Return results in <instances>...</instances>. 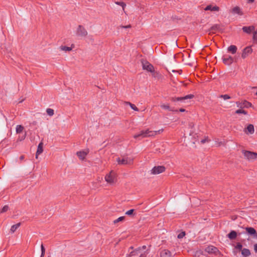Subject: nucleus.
Here are the masks:
<instances>
[{"label": "nucleus", "instance_id": "35", "mask_svg": "<svg viewBox=\"0 0 257 257\" xmlns=\"http://www.w3.org/2000/svg\"><path fill=\"white\" fill-rule=\"evenodd\" d=\"M41 257H43L45 255V249L43 244L41 245Z\"/></svg>", "mask_w": 257, "mask_h": 257}, {"label": "nucleus", "instance_id": "42", "mask_svg": "<svg viewBox=\"0 0 257 257\" xmlns=\"http://www.w3.org/2000/svg\"><path fill=\"white\" fill-rule=\"evenodd\" d=\"M120 27L121 28H124V29H126V28H131L132 27V26L131 25H128L127 26H120Z\"/></svg>", "mask_w": 257, "mask_h": 257}, {"label": "nucleus", "instance_id": "36", "mask_svg": "<svg viewBox=\"0 0 257 257\" xmlns=\"http://www.w3.org/2000/svg\"><path fill=\"white\" fill-rule=\"evenodd\" d=\"M185 234L186 233L185 231H182L178 235L177 237L179 239H181L185 236Z\"/></svg>", "mask_w": 257, "mask_h": 257}, {"label": "nucleus", "instance_id": "29", "mask_svg": "<svg viewBox=\"0 0 257 257\" xmlns=\"http://www.w3.org/2000/svg\"><path fill=\"white\" fill-rule=\"evenodd\" d=\"M126 103L128 104L133 110L135 111H139V109L135 104H132L130 102H126Z\"/></svg>", "mask_w": 257, "mask_h": 257}, {"label": "nucleus", "instance_id": "9", "mask_svg": "<svg viewBox=\"0 0 257 257\" xmlns=\"http://www.w3.org/2000/svg\"><path fill=\"white\" fill-rule=\"evenodd\" d=\"M252 52V49L250 46H247L243 49L241 54V57L243 59L246 58Z\"/></svg>", "mask_w": 257, "mask_h": 257}, {"label": "nucleus", "instance_id": "22", "mask_svg": "<svg viewBox=\"0 0 257 257\" xmlns=\"http://www.w3.org/2000/svg\"><path fill=\"white\" fill-rule=\"evenodd\" d=\"M227 237L230 239H234L236 238L237 237V233L236 231H234V230H231L229 233H228L227 234Z\"/></svg>", "mask_w": 257, "mask_h": 257}, {"label": "nucleus", "instance_id": "16", "mask_svg": "<svg viewBox=\"0 0 257 257\" xmlns=\"http://www.w3.org/2000/svg\"><path fill=\"white\" fill-rule=\"evenodd\" d=\"M254 126L252 124H249L247 125L246 128H245L244 132L246 134H252L254 133Z\"/></svg>", "mask_w": 257, "mask_h": 257}, {"label": "nucleus", "instance_id": "19", "mask_svg": "<svg viewBox=\"0 0 257 257\" xmlns=\"http://www.w3.org/2000/svg\"><path fill=\"white\" fill-rule=\"evenodd\" d=\"M231 13L233 14H238L239 15H243V13L241 11L240 8L237 6L235 7L231 10Z\"/></svg>", "mask_w": 257, "mask_h": 257}, {"label": "nucleus", "instance_id": "31", "mask_svg": "<svg viewBox=\"0 0 257 257\" xmlns=\"http://www.w3.org/2000/svg\"><path fill=\"white\" fill-rule=\"evenodd\" d=\"M219 29V26L217 25H214L211 28H210V31L213 33H214L215 32V31L216 30H217L218 29Z\"/></svg>", "mask_w": 257, "mask_h": 257}, {"label": "nucleus", "instance_id": "18", "mask_svg": "<svg viewBox=\"0 0 257 257\" xmlns=\"http://www.w3.org/2000/svg\"><path fill=\"white\" fill-rule=\"evenodd\" d=\"M205 11H219V8L216 6H212L211 5H208L204 9Z\"/></svg>", "mask_w": 257, "mask_h": 257}, {"label": "nucleus", "instance_id": "3", "mask_svg": "<svg viewBox=\"0 0 257 257\" xmlns=\"http://www.w3.org/2000/svg\"><path fill=\"white\" fill-rule=\"evenodd\" d=\"M242 153L244 158L249 161H253L255 159H257V153H256L245 150H242Z\"/></svg>", "mask_w": 257, "mask_h": 257}, {"label": "nucleus", "instance_id": "48", "mask_svg": "<svg viewBox=\"0 0 257 257\" xmlns=\"http://www.w3.org/2000/svg\"><path fill=\"white\" fill-rule=\"evenodd\" d=\"M146 255L144 254H141L139 256V257H146Z\"/></svg>", "mask_w": 257, "mask_h": 257}, {"label": "nucleus", "instance_id": "2", "mask_svg": "<svg viewBox=\"0 0 257 257\" xmlns=\"http://www.w3.org/2000/svg\"><path fill=\"white\" fill-rule=\"evenodd\" d=\"M105 181L110 185L114 184L116 181V173L113 171H111L107 174L104 177Z\"/></svg>", "mask_w": 257, "mask_h": 257}, {"label": "nucleus", "instance_id": "30", "mask_svg": "<svg viewBox=\"0 0 257 257\" xmlns=\"http://www.w3.org/2000/svg\"><path fill=\"white\" fill-rule=\"evenodd\" d=\"M235 113L236 114H240V113H242L244 115H246L247 114V112L246 111L244 110H243L242 109H237L235 111Z\"/></svg>", "mask_w": 257, "mask_h": 257}, {"label": "nucleus", "instance_id": "26", "mask_svg": "<svg viewBox=\"0 0 257 257\" xmlns=\"http://www.w3.org/2000/svg\"><path fill=\"white\" fill-rule=\"evenodd\" d=\"M60 49L62 51H70L72 50V48L70 47H67L65 46H61L60 47Z\"/></svg>", "mask_w": 257, "mask_h": 257}, {"label": "nucleus", "instance_id": "53", "mask_svg": "<svg viewBox=\"0 0 257 257\" xmlns=\"http://www.w3.org/2000/svg\"><path fill=\"white\" fill-rule=\"evenodd\" d=\"M256 95H257V92H256Z\"/></svg>", "mask_w": 257, "mask_h": 257}, {"label": "nucleus", "instance_id": "7", "mask_svg": "<svg viewBox=\"0 0 257 257\" xmlns=\"http://www.w3.org/2000/svg\"><path fill=\"white\" fill-rule=\"evenodd\" d=\"M165 171V168L163 166H155L151 170V174L157 175L163 173Z\"/></svg>", "mask_w": 257, "mask_h": 257}, {"label": "nucleus", "instance_id": "44", "mask_svg": "<svg viewBox=\"0 0 257 257\" xmlns=\"http://www.w3.org/2000/svg\"><path fill=\"white\" fill-rule=\"evenodd\" d=\"M254 250L255 251V252H257V243L255 244L254 245Z\"/></svg>", "mask_w": 257, "mask_h": 257}, {"label": "nucleus", "instance_id": "41", "mask_svg": "<svg viewBox=\"0 0 257 257\" xmlns=\"http://www.w3.org/2000/svg\"><path fill=\"white\" fill-rule=\"evenodd\" d=\"M235 247L238 249L241 250L242 249V245L240 243H237Z\"/></svg>", "mask_w": 257, "mask_h": 257}, {"label": "nucleus", "instance_id": "23", "mask_svg": "<svg viewBox=\"0 0 257 257\" xmlns=\"http://www.w3.org/2000/svg\"><path fill=\"white\" fill-rule=\"evenodd\" d=\"M140 250L141 248L140 247H139L134 250L131 251L128 254V257H131L134 255H138L139 254V253H140Z\"/></svg>", "mask_w": 257, "mask_h": 257}, {"label": "nucleus", "instance_id": "38", "mask_svg": "<svg viewBox=\"0 0 257 257\" xmlns=\"http://www.w3.org/2000/svg\"><path fill=\"white\" fill-rule=\"evenodd\" d=\"M115 4L121 6L123 10H124V7L126 6L125 4L122 2H117L115 3Z\"/></svg>", "mask_w": 257, "mask_h": 257}, {"label": "nucleus", "instance_id": "27", "mask_svg": "<svg viewBox=\"0 0 257 257\" xmlns=\"http://www.w3.org/2000/svg\"><path fill=\"white\" fill-rule=\"evenodd\" d=\"M24 127L21 125H17L16 126V132L17 133H21L23 132Z\"/></svg>", "mask_w": 257, "mask_h": 257}, {"label": "nucleus", "instance_id": "51", "mask_svg": "<svg viewBox=\"0 0 257 257\" xmlns=\"http://www.w3.org/2000/svg\"><path fill=\"white\" fill-rule=\"evenodd\" d=\"M142 248L145 249L146 248V246L145 245L143 246Z\"/></svg>", "mask_w": 257, "mask_h": 257}, {"label": "nucleus", "instance_id": "45", "mask_svg": "<svg viewBox=\"0 0 257 257\" xmlns=\"http://www.w3.org/2000/svg\"><path fill=\"white\" fill-rule=\"evenodd\" d=\"M206 141H208L207 140V139H203V140H202L201 141V143L202 144H204V143H205Z\"/></svg>", "mask_w": 257, "mask_h": 257}, {"label": "nucleus", "instance_id": "28", "mask_svg": "<svg viewBox=\"0 0 257 257\" xmlns=\"http://www.w3.org/2000/svg\"><path fill=\"white\" fill-rule=\"evenodd\" d=\"M161 107L163 109H167L169 111H174V110L172 108H170V106L168 104H162L161 105Z\"/></svg>", "mask_w": 257, "mask_h": 257}, {"label": "nucleus", "instance_id": "5", "mask_svg": "<svg viewBox=\"0 0 257 257\" xmlns=\"http://www.w3.org/2000/svg\"><path fill=\"white\" fill-rule=\"evenodd\" d=\"M116 161L118 165H130L133 163V159L128 157H124L122 159H120L119 158H118L116 159Z\"/></svg>", "mask_w": 257, "mask_h": 257}, {"label": "nucleus", "instance_id": "20", "mask_svg": "<svg viewBox=\"0 0 257 257\" xmlns=\"http://www.w3.org/2000/svg\"><path fill=\"white\" fill-rule=\"evenodd\" d=\"M43 143L42 142H40L38 146V149H37V151L36 154V158H38V156L39 155L41 154L43 152Z\"/></svg>", "mask_w": 257, "mask_h": 257}, {"label": "nucleus", "instance_id": "10", "mask_svg": "<svg viewBox=\"0 0 257 257\" xmlns=\"http://www.w3.org/2000/svg\"><path fill=\"white\" fill-rule=\"evenodd\" d=\"M222 61L224 64L230 65L233 62V58L230 56H223Z\"/></svg>", "mask_w": 257, "mask_h": 257}, {"label": "nucleus", "instance_id": "46", "mask_svg": "<svg viewBox=\"0 0 257 257\" xmlns=\"http://www.w3.org/2000/svg\"><path fill=\"white\" fill-rule=\"evenodd\" d=\"M24 159V156L22 155V156H21L20 157V160L21 161H22Z\"/></svg>", "mask_w": 257, "mask_h": 257}, {"label": "nucleus", "instance_id": "24", "mask_svg": "<svg viewBox=\"0 0 257 257\" xmlns=\"http://www.w3.org/2000/svg\"><path fill=\"white\" fill-rule=\"evenodd\" d=\"M21 225V223H18L12 226L11 228V232L14 233Z\"/></svg>", "mask_w": 257, "mask_h": 257}, {"label": "nucleus", "instance_id": "47", "mask_svg": "<svg viewBox=\"0 0 257 257\" xmlns=\"http://www.w3.org/2000/svg\"><path fill=\"white\" fill-rule=\"evenodd\" d=\"M179 111H180V112H184V111H185V109H184V108H180V109H179Z\"/></svg>", "mask_w": 257, "mask_h": 257}, {"label": "nucleus", "instance_id": "17", "mask_svg": "<svg viewBox=\"0 0 257 257\" xmlns=\"http://www.w3.org/2000/svg\"><path fill=\"white\" fill-rule=\"evenodd\" d=\"M254 27L253 26L249 27H243L242 29L243 31L247 34H250L253 31H254Z\"/></svg>", "mask_w": 257, "mask_h": 257}, {"label": "nucleus", "instance_id": "43", "mask_svg": "<svg viewBox=\"0 0 257 257\" xmlns=\"http://www.w3.org/2000/svg\"><path fill=\"white\" fill-rule=\"evenodd\" d=\"M189 126L190 127V128H193L194 127V123L192 122H189Z\"/></svg>", "mask_w": 257, "mask_h": 257}, {"label": "nucleus", "instance_id": "4", "mask_svg": "<svg viewBox=\"0 0 257 257\" xmlns=\"http://www.w3.org/2000/svg\"><path fill=\"white\" fill-rule=\"evenodd\" d=\"M141 62L142 64L143 69L144 70H146L147 71L150 72H154V68L153 65L150 63L148 61L142 60Z\"/></svg>", "mask_w": 257, "mask_h": 257}, {"label": "nucleus", "instance_id": "6", "mask_svg": "<svg viewBox=\"0 0 257 257\" xmlns=\"http://www.w3.org/2000/svg\"><path fill=\"white\" fill-rule=\"evenodd\" d=\"M76 34L79 36L86 37L88 33L84 27L79 25L77 29Z\"/></svg>", "mask_w": 257, "mask_h": 257}, {"label": "nucleus", "instance_id": "40", "mask_svg": "<svg viewBox=\"0 0 257 257\" xmlns=\"http://www.w3.org/2000/svg\"><path fill=\"white\" fill-rule=\"evenodd\" d=\"M135 210L134 209H131V210H129L128 211H127L125 214L126 215H131L133 214Z\"/></svg>", "mask_w": 257, "mask_h": 257}, {"label": "nucleus", "instance_id": "52", "mask_svg": "<svg viewBox=\"0 0 257 257\" xmlns=\"http://www.w3.org/2000/svg\"><path fill=\"white\" fill-rule=\"evenodd\" d=\"M134 247L133 246H131L130 247V249H133Z\"/></svg>", "mask_w": 257, "mask_h": 257}, {"label": "nucleus", "instance_id": "50", "mask_svg": "<svg viewBox=\"0 0 257 257\" xmlns=\"http://www.w3.org/2000/svg\"><path fill=\"white\" fill-rule=\"evenodd\" d=\"M26 136V133H25L24 135V136H23V138H22V139H24L25 138Z\"/></svg>", "mask_w": 257, "mask_h": 257}, {"label": "nucleus", "instance_id": "32", "mask_svg": "<svg viewBox=\"0 0 257 257\" xmlns=\"http://www.w3.org/2000/svg\"><path fill=\"white\" fill-rule=\"evenodd\" d=\"M124 218H125L124 216H120V217H118L117 219L114 220L113 221V223L114 224H115L119 221H122L124 220Z\"/></svg>", "mask_w": 257, "mask_h": 257}, {"label": "nucleus", "instance_id": "34", "mask_svg": "<svg viewBox=\"0 0 257 257\" xmlns=\"http://www.w3.org/2000/svg\"><path fill=\"white\" fill-rule=\"evenodd\" d=\"M220 98H223L224 100L230 99L231 97L228 94H222L219 96Z\"/></svg>", "mask_w": 257, "mask_h": 257}, {"label": "nucleus", "instance_id": "21", "mask_svg": "<svg viewBox=\"0 0 257 257\" xmlns=\"http://www.w3.org/2000/svg\"><path fill=\"white\" fill-rule=\"evenodd\" d=\"M227 51L228 52L231 53L232 54L236 53L237 51V47L235 45H230L227 48Z\"/></svg>", "mask_w": 257, "mask_h": 257}, {"label": "nucleus", "instance_id": "8", "mask_svg": "<svg viewBox=\"0 0 257 257\" xmlns=\"http://www.w3.org/2000/svg\"><path fill=\"white\" fill-rule=\"evenodd\" d=\"M194 97L193 94H188L184 97H172L171 101H183L188 99H192Z\"/></svg>", "mask_w": 257, "mask_h": 257}, {"label": "nucleus", "instance_id": "14", "mask_svg": "<svg viewBox=\"0 0 257 257\" xmlns=\"http://www.w3.org/2000/svg\"><path fill=\"white\" fill-rule=\"evenodd\" d=\"M160 257H172L170 251L167 249H164L160 252Z\"/></svg>", "mask_w": 257, "mask_h": 257}, {"label": "nucleus", "instance_id": "12", "mask_svg": "<svg viewBox=\"0 0 257 257\" xmlns=\"http://www.w3.org/2000/svg\"><path fill=\"white\" fill-rule=\"evenodd\" d=\"M245 230L247 232L252 235L253 238H257V233L254 228L251 227H247L245 228Z\"/></svg>", "mask_w": 257, "mask_h": 257}, {"label": "nucleus", "instance_id": "13", "mask_svg": "<svg viewBox=\"0 0 257 257\" xmlns=\"http://www.w3.org/2000/svg\"><path fill=\"white\" fill-rule=\"evenodd\" d=\"M205 251L209 253H214L216 254L218 251V249L217 247L214 246H208L205 249Z\"/></svg>", "mask_w": 257, "mask_h": 257}, {"label": "nucleus", "instance_id": "33", "mask_svg": "<svg viewBox=\"0 0 257 257\" xmlns=\"http://www.w3.org/2000/svg\"><path fill=\"white\" fill-rule=\"evenodd\" d=\"M46 112L50 116H52L54 114V110L51 108H47Z\"/></svg>", "mask_w": 257, "mask_h": 257}, {"label": "nucleus", "instance_id": "25", "mask_svg": "<svg viewBox=\"0 0 257 257\" xmlns=\"http://www.w3.org/2000/svg\"><path fill=\"white\" fill-rule=\"evenodd\" d=\"M241 253L243 256L246 257L250 254V252L248 249L244 248L242 249Z\"/></svg>", "mask_w": 257, "mask_h": 257}, {"label": "nucleus", "instance_id": "37", "mask_svg": "<svg viewBox=\"0 0 257 257\" xmlns=\"http://www.w3.org/2000/svg\"><path fill=\"white\" fill-rule=\"evenodd\" d=\"M253 40L257 43V30L254 31L253 33Z\"/></svg>", "mask_w": 257, "mask_h": 257}, {"label": "nucleus", "instance_id": "39", "mask_svg": "<svg viewBox=\"0 0 257 257\" xmlns=\"http://www.w3.org/2000/svg\"><path fill=\"white\" fill-rule=\"evenodd\" d=\"M9 209V206L8 205L4 206L2 210H1V213H4L7 211Z\"/></svg>", "mask_w": 257, "mask_h": 257}, {"label": "nucleus", "instance_id": "49", "mask_svg": "<svg viewBox=\"0 0 257 257\" xmlns=\"http://www.w3.org/2000/svg\"><path fill=\"white\" fill-rule=\"evenodd\" d=\"M255 0H247L248 3H253Z\"/></svg>", "mask_w": 257, "mask_h": 257}, {"label": "nucleus", "instance_id": "11", "mask_svg": "<svg viewBox=\"0 0 257 257\" xmlns=\"http://www.w3.org/2000/svg\"><path fill=\"white\" fill-rule=\"evenodd\" d=\"M237 106L240 108H248L251 106V103L249 102H248L246 100H244L243 102H236Z\"/></svg>", "mask_w": 257, "mask_h": 257}, {"label": "nucleus", "instance_id": "1", "mask_svg": "<svg viewBox=\"0 0 257 257\" xmlns=\"http://www.w3.org/2000/svg\"><path fill=\"white\" fill-rule=\"evenodd\" d=\"M163 132V130H160L158 131H152L149 130H143L140 133L136 134L134 136L135 139L139 138H144L149 137H152L156 135L157 134H160Z\"/></svg>", "mask_w": 257, "mask_h": 257}, {"label": "nucleus", "instance_id": "15", "mask_svg": "<svg viewBox=\"0 0 257 257\" xmlns=\"http://www.w3.org/2000/svg\"><path fill=\"white\" fill-rule=\"evenodd\" d=\"M88 152L89 151L88 150L86 151H82L77 152L76 154L80 159L83 160L86 157Z\"/></svg>", "mask_w": 257, "mask_h": 257}]
</instances>
